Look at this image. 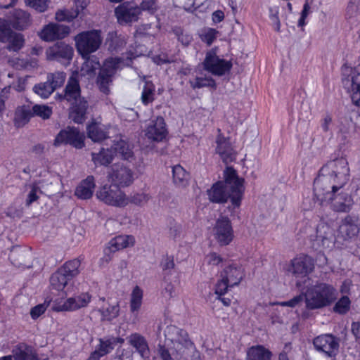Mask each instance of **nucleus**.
I'll list each match as a JSON object with an SVG mask.
<instances>
[{
	"label": "nucleus",
	"instance_id": "obj_16",
	"mask_svg": "<svg viewBox=\"0 0 360 360\" xmlns=\"http://www.w3.org/2000/svg\"><path fill=\"white\" fill-rule=\"evenodd\" d=\"M360 231V219L355 216H347L342 221L338 230V238L349 240L355 238Z\"/></svg>",
	"mask_w": 360,
	"mask_h": 360
},
{
	"label": "nucleus",
	"instance_id": "obj_43",
	"mask_svg": "<svg viewBox=\"0 0 360 360\" xmlns=\"http://www.w3.org/2000/svg\"><path fill=\"white\" fill-rule=\"evenodd\" d=\"M6 42H8V50L12 51H18L23 46L24 39L21 34L15 33L13 32Z\"/></svg>",
	"mask_w": 360,
	"mask_h": 360
},
{
	"label": "nucleus",
	"instance_id": "obj_48",
	"mask_svg": "<svg viewBox=\"0 0 360 360\" xmlns=\"http://www.w3.org/2000/svg\"><path fill=\"white\" fill-rule=\"evenodd\" d=\"M34 116L39 117L44 120L49 119L52 115V108L46 105L36 104L32 107Z\"/></svg>",
	"mask_w": 360,
	"mask_h": 360
},
{
	"label": "nucleus",
	"instance_id": "obj_52",
	"mask_svg": "<svg viewBox=\"0 0 360 360\" xmlns=\"http://www.w3.org/2000/svg\"><path fill=\"white\" fill-rule=\"evenodd\" d=\"M150 196L146 193H136L127 197L129 203H132L138 206H143L148 202Z\"/></svg>",
	"mask_w": 360,
	"mask_h": 360
},
{
	"label": "nucleus",
	"instance_id": "obj_25",
	"mask_svg": "<svg viewBox=\"0 0 360 360\" xmlns=\"http://www.w3.org/2000/svg\"><path fill=\"white\" fill-rule=\"evenodd\" d=\"M130 345L136 349V351L140 354L141 358L147 359L150 356V349L146 338L139 334L132 333L127 338Z\"/></svg>",
	"mask_w": 360,
	"mask_h": 360
},
{
	"label": "nucleus",
	"instance_id": "obj_57",
	"mask_svg": "<svg viewBox=\"0 0 360 360\" xmlns=\"http://www.w3.org/2000/svg\"><path fill=\"white\" fill-rule=\"evenodd\" d=\"M230 283L226 281V280L221 278L215 285V294L218 296H223L229 288H231Z\"/></svg>",
	"mask_w": 360,
	"mask_h": 360
},
{
	"label": "nucleus",
	"instance_id": "obj_61",
	"mask_svg": "<svg viewBox=\"0 0 360 360\" xmlns=\"http://www.w3.org/2000/svg\"><path fill=\"white\" fill-rule=\"evenodd\" d=\"M182 231L181 225L173 221L170 222L169 234L171 238L176 239L179 237Z\"/></svg>",
	"mask_w": 360,
	"mask_h": 360
},
{
	"label": "nucleus",
	"instance_id": "obj_8",
	"mask_svg": "<svg viewBox=\"0 0 360 360\" xmlns=\"http://www.w3.org/2000/svg\"><path fill=\"white\" fill-rule=\"evenodd\" d=\"M312 248L319 252L330 250L334 245V231L327 224L321 222L318 224L316 236H311Z\"/></svg>",
	"mask_w": 360,
	"mask_h": 360
},
{
	"label": "nucleus",
	"instance_id": "obj_27",
	"mask_svg": "<svg viewBox=\"0 0 360 360\" xmlns=\"http://www.w3.org/2000/svg\"><path fill=\"white\" fill-rule=\"evenodd\" d=\"M96 187L94 177L88 176L83 180L75 190V195L82 200L91 198Z\"/></svg>",
	"mask_w": 360,
	"mask_h": 360
},
{
	"label": "nucleus",
	"instance_id": "obj_59",
	"mask_svg": "<svg viewBox=\"0 0 360 360\" xmlns=\"http://www.w3.org/2000/svg\"><path fill=\"white\" fill-rule=\"evenodd\" d=\"M179 360H201L200 354L198 351H197L195 347H192L187 350L184 354H181L179 356Z\"/></svg>",
	"mask_w": 360,
	"mask_h": 360
},
{
	"label": "nucleus",
	"instance_id": "obj_23",
	"mask_svg": "<svg viewBox=\"0 0 360 360\" xmlns=\"http://www.w3.org/2000/svg\"><path fill=\"white\" fill-rule=\"evenodd\" d=\"M91 300V295L84 292L68 298L62 305L56 307L57 311H75L85 307Z\"/></svg>",
	"mask_w": 360,
	"mask_h": 360
},
{
	"label": "nucleus",
	"instance_id": "obj_9",
	"mask_svg": "<svg viewBox=\"0 0 360 360\" xmlns=\"http://www.w3.org/2000/svg\"><path fill=\"white\" fill-rule=\"evenodd\" d=\"M232 63L220 58L214 49L206 53L205 58L202 62L205 70L215 76H223L229 72L232 68Z\"/></svg>",
	"mask_w": 360,
	"mask_h": 360
},
{
	"label": "nucleus",
	"instance_id": "obj_41",
	"mask_svg": "<svg viewBox=\"0 0 360 360\" xmlns=\"http://www.w3.org/2000/svg\"><path fill=\"white\" fill-rule=\"evenodd\" d=\"M33 91L42 98H47L54 91L51 84L48 82H40L33 86Z\"/></svg>",
	"mask_w": 360,
	"mask_h": 360
},
{
	"label": "nucleus",
	"instance_id": "obj_37",
	"mask_svg": "<svg viewBox=\"0 0 360 360\" xmlns=\"http://www.w3.org/2000/svg\"><path fill=\"white\" fill-rule=\"evenodd\" d=\"M173 181L178 186H185L188 181L189 175L186 171L179 165L172 168Z\"/></svg>",
	"mask_w": 360,
	"mask_h": 360
},
{
	"label": "nucleus",
	"instance_id": "obj_11",
	"mask_svg": "<svg viewBox=\"0 0 360 360\" xmlns=\"http://www.w3.org/2000/svg\"><path fill=\"white\" fill-rule=\"evenodd\" d=\"M213 236L220 246L229 245L234 238L231 220L226 216H220L213 227Z\"/></svg>",
	"mask_w": 360,
	"mask_h": 360
},
{
	"label": "nucleus",
	"instance_id": "obj_30",
	"mask_svg": "<svg viewBox=\"0 0 360 360\" xmlns=\"http://www.w3.org/2000/svg\"><path fill=\"white\" fill-rule=\"evenodd\" d=\"M12 353L15 360H39L33 348L25 343L14 347Z\"/></svg>",
	"mask_w": 360,
	"mask_h": 360
},
{
	"label": "nucleus",
	"instance_id": "obj_56",
	"mask_svg": "<svg viewBox=\"0 0 360 360\" xmlns=\"http://www.w3.org/2000/svg\"><path fill=\"white\" fill-rule=\"evenodd\" d=\"M139 7L140 8V14H141L142 11H147L150 13H154L158 8L155 0L143 1Z\"/></svg>",
	"mask_w": 360,
	"mask_h": 360
},
{
	"label": "nucleus",
	"instance_id": "obj_34",
	"mask_svg": "<svg viewBox=\"0 0 360 360\" xmlns=\"http://www.w3.org/2000/svg\"><path fill=\"white\" fill-rule=\"evenodd\" d=\"M92 160L96 165L107 166L115 157L112 148H101L98 153H91Z\"/></svg>",
	"mask_w": 360,
	"mask_h": 360
},
{
	"label": "nucleus",
	"instance_id": "obj_1",
	"mask_svg": "<svg viewBox=\"0 0 360 360\" xmlns=\"http://www.w3.org/2000/svg\"><path fill=\"white\" fill-rule=\"evenodd\" d=\"M349 178L348 162L345 158L328 161L319 169L314 181V196L321 204L330 202L333 210L349 212L353 200L347 193H338L347 184Z\"/></svg>",
	"mask_w": 360,
	"mask_h": 360
},
{
	"label": "nucleus",
	"instance_id": "obj_15",
	"mask_svg": "<svg viewBox=\"0 0 360 360\" xmlns=\"http://www.w3.org/2000/svg\"><path fill=\"white\" fill-rule=\"evenodd\" d=\"M115 15L120 24H127L138 21L140 8L133 1H125L115 9Z\"/></svg>",
	"mask_w": 360,
	"mask_h": 360
},
{
	"label": "nucleus",
	"instance_id": "obj_63",
	"mask_svg": "<svg viewBox=\"0 0 360 360\" xmlns=\"http://www.w3.org/2000/svg\"><path fill=\"white\" fill-rule=\"evenodd\" d=\"M304 295H299L295 297H294L292 299L278 303L279 305L283 307H295V306L298 305L300 303H301L303 301Z\"/></svg>",
	"mask_w": 360,
	"mask_h": 360
},
{
	"label": "nucleus",
	"instance_id": "obj_44",
	"mask_svg": "<svg viewBox=\"0 0 360 360\" xmlns=\"http://www.w3.org/2000/svg\"><path fill=\"white\" fill-rule=\"evenodd\" d=\"M191 86L193 89H200L202 87L216 88V82L212 77H197L195 80L189 82Z\"/></svg>",
	"mask_w": 360,
	"mask_h": 360
},
{
	"label": "nucleus",
	"instance_id": "obj_35",
	"mask_svg": "<svg viewBox=\"0 0 360 360\" xmlns=\"http://www.w3.org/2000/svg\"><path fill=\"white\" fill-rule=\"evenodd\" d=\"M33 117L32 108L23 105L17 108L15 113V124L18 127L24 126Z\"/></svg>",
	"mask_w": 360,
	"mask_h": 360
},
{
	"label": "nucleus",
	"instance_id": "obj_13",
	"mask_svg": "<svg viewBox=\"0 0 360 360\" xmlns=\"http://www.w3.org/2000/svg\"><path fill=\"white\" fill-rule=\"evenodd\" d=\"M84 134L74 127H68L60 132L54 139L53 145L59 146L60 145L69 144L76 148H82L84 146Z\"/></svg>",
	"mask_w": 360,
	"mask_h": 360
},
{
	"label": "nucleus",
	"instance_id": "obj_12",
	"mask_svg": "<svg viewBox=\"0 0 360 360\" xmlns=\"http://www.w3.org/2000/svg\"><path fill=\"white\" fill-rule=\"evenodd\" d=\"M108 179L119 187H127L134 181V172L127 166L115 164L108 172Z\"/></svg>",
	"mask_w": 360,
	"mask_h": 360
},
{
	"label": "nucleus",
	"instance_id": "obj_45",
	"mask_svg": "<svg viewBox=\"0 0 360 360\" xmlns=\"http://www.w3.org/2000/svg\"><path fill=\"white\" fill-rule=\"evenodd\" d=\"M65 73L63 72H56L51 73L47 75V81L51 84L53 90L55 91L57 88L60 87L65 82Z\"/></svg>",
	"mask_w": 360,
	"mask_h": 360
},
{
	"label": "nucleus",
	"instance_id": "obj_18",
	"mask_svg": "<svg viewBox=\"0 0 360 360\" xmlns=\"http://www.w3.org/2000/svg\"><path fill=\"white\" fill-rule=\"evenodd\" d=\"M314 269V261L308 255H300L291 261L290 271L296 276H306Z\"/></svg>",
	"mask_w": 360,
	"mask_h": 360
},
{
	"label": "nucleus",
	"instance_id": "obj_21",
	"mask_svg": "<svg viewBox=\"0 0 360 360\" xmlns=\"http://www.w3.org/2000/svg\"><path fill=\"white\" fill-rule=\"evenodd\" d=\"M7 20L14 29L22 30L32 23L31 15L22 9H14L7 15Z\"/></svg>",
	"mask_w": 360,
	"mask_h": 360
},
{
	"label": "nucleus",
	"instance_id": "obj_36",
	"mask_svg": "<svg viewBox=\"0 0 360 360\" xmlns=\"http://www.w3.org/2000/svg\"><path fill=\"white\" fill-rule=\"evenodd\" d=\"M70 280L65 274L58 269L51 276L50 283L53 288L60 291L64 289Z\"/></svg>",
	"mask_w": 360,
	"mask_h": 360
},
{
	"label": "nucleus",
	"instance_id": "obj_39",
	"mask_svg": "<svg viewBox=\"0 0 360 360\" xmlns=\"http://www.w3.org/2000/svg\"><path fill=\"white\" fill-rule=\"evenodd\" d=\"M81 262L78 259H74L66 262L59 269L68 276L71 280L79 274V267L80 266Z\"/></svg>",
	"mask_w": 360,
	"mask_h": 360
},
{
	"label": "nucleus",
	"instance_id": "obj_14",
	"mask_svg": "<svg viewBox=\"0 0 360 360\" xmlns=\"http://www.w3.org/2000/svg\"><path fill=\"white\" fill-rule=\"evenodd\" d=\"M313 345L316 351L334 357L339 351L340 339L330 333L322 334L314 338Z\"/></svg>",
	"mask_w": 360,
	"mask_h": 360
},
{
	"label": "nucleus",
	"instance_id": "obj_42",
	"mask_svg": "<svg viewBox=\"0 0 360 360\" xmlns=\"http://www.w3.org/2000/svg\"><path fill=\"white\" fill-rule=\"evenodd\" d=\"M143 291L139 287L136 286L131 295L130 308L132 312L138 311L142 303Z\"/></svg>",
	"mask_w": 360,
	"mask_h": 360
},
{
	"label": "nucleus",
	"instance_id": "obj_26",
	"mask_svg": "<svg viewBox=\"0 0 360 360\" xmlns=\"http://www.w3.org/2000/svg\"><path fill=\"white\" fill-rule=\"evenodd\" d=\"M72 107L70 112V118L76 123H82L86 119L88 108L87 101L84 98H78L72 101Z\"/></svg>",
	"mask_w": 360,
	"mask_h": 360
},
{
	"label": "nucleus",
	"instance_id": "obj_38",
	"mask_svg": "<svg viewBox=\"0 0 360 360\" xmlns=\"http://www.w3.org/2000/svg\"><path fill=\"white\" fill-rule=\"evenodd\" d=\"M155 86L151 82H146L143 86L141 100L144 105L153 103L155 100Z\"/></svg>",
	"mask_w": 360,
	"mask_h": 360
},
{
	"label": "nucleus",
	"instance_id": "obj_3",
	"mask_svg": "<svg viewBox=\"0 0 360 360\" xmlns=\"http://www.w3.org/2000/svg\"><path fill=\"white\" fill-rule=\"evenodd\" d=\"M304 297L306 307L314 310L332 304L336 299V290L332 285L321 283L309 288Z\"/></svg>",
	"mask_w": 360,
	"mask_h": 360
},
{
	"label": "nucleus",
	"instance_id": "obj_2",
	"mask_svg": "<svg viewBox=\"0 0 360 360\" xmlns=\"http://www.w3.org/2000/svg\"><path fill=\"white\" fill-rule=\"evenodd\" d=\"M224 181H217L207 191L208 199L213 203L223 204L231 200V205L227 207L231 216L238 214L237 210L241 205L244 193L243 179L238 176L235 169L228 167L224 172Z\"/></svg>",
	"mask_w": 360,
	"mask_h": 360
},
{
	"label": "nucleus",
	"instance_id": "obj_50",
	"mask_svg": "<svg viewBox=\"0 0 360 360\" xmlns=\"http://www.w3.org/2000/svg\"><path fill=\"white\" fill-rule=\"evenodd\" d=\"M172 32L184 46H188L193 40L192 35L184 32L181 27L175 26L172 27Z\"/></svg>",
	"mask_w": 360,
	"mask_h": 360
},
{
	"label": "nucleus",
	"instance_id": "obj_24",
	"mask_svg": "<svg viewBox=\"0 0 360 360\" xmlns=\"http://www.w3.org/2000/svg\"><path fill=\"white\" fill-rule=\"evenodd\" d=\"M244 276L243 268L234 264L226 266L220 274V277L230 283L231 287L238 285Z\"/></svg>",
	"mask_w": 360,
	"mask_h": 360
},
{
	"label": "nucleus",
	"instance_id": "obj_62",
	"mask_svg": "<svg viewBox=\"0 0 360 360\" xmlns=\"http://www.w3.org/2000/svg\"><path fill=\"white\" fill-rule=\"evenodd\" d=\"M46 309V306L44 304H39L32 307L30 310V316L32 319H37L45 312Z\"/></svg>",
	"mask_w": 360,
	"mask_h": 360
},
{
	"label": "nucleus",
	"instance_id": "obj_19",
	"mask_svg": "<svg viewBox=\"0 0 360 360\" xmlns=\"http://www.w3.org/2000/svg\"><path fill=\"white\" fill-rule=\"evenodd\" d=\"M166 123L162 117H158L152 120L146 130L148 139L155 141H162L167 135Z\"/></svg>",
	"mask_w": 360,
	"mask_h": 360
},
{
	"label": "nucleus",
	"instance_id": "obj_33",
	"mask_svg": "<svg viewBox=\"0 0 360 360\" xmlns=\"http://www.w3.org/2000/svg\"><path fill=\"white\" fill-rule=\"evenodd\" d=\"M80 97V86L78 79L71 76L65 89L64 98L72 102Z\"/></svg>",
	"mask_w": 360,
	"mask_h": 360
},
{
	"label": "nucleus",
	"instance_id": "obj_28",
	"mask_svg": "<svg viewBox=\"0 0 360 360\" xmlns=\"http://www.w3.org/2000/svg\"><path fill=\"white\" fill-rule=\"evenodd\" d=\"M87 135L94 142L101 141L108 137V130L106 127L96 121H92L87 126Z\"/></svg>",
	"mask_w": 360,
	"mask_h": 360
},
{
	"label": "nucleus",
	"instance_id": "obj_51",
	"mask_svg": "<svg viewBox=\"0 0 360 360\" xmlns=\"http://www.w3.org/2000/svg\"><path fill=\"white\" fill-rule=\"evenodd\" d=\"M351 301L349 298L342 296L334 305L333 311L339 314H345L350 309Z\"/></svg>",
	"mask_w": 360,
	"mask_h": 360
},
{
	"label": "nucleus",
	"instance_id": "obj_20",
	"mask_svg": "<svg viewBox=\"0 0 360 360\" xmlns=\"http://www.w3.org/2000/svg\"><path fill=\"white\" fill-rule=\"evenodd\" d=\"M69 32L70 28L68 26L58 23H50L41 30L40 37L44 41H51L65 38L69 34Z\"/></svg>",
	"mask_w": 360,
	"mask_h": 360
},
{
	"label": "nucleus",
	"instance_id": "obj_31",
	"mask_svg": "<svg viewBox=\"0 0 360 360\" xmlns=\"http://www.w3.org/2000/svg\"><path fill=\"white\" fill-rule=\"evenodd\" d=\"M135 242L134 236L129 235H120L112 238L108 243V248L111 252L133 246Z\"/></svg>",
	"mask_w": 360,
	"mask_h": 360
},
{
	"label": "nucleus",
	"instance_id": "obj_58",
	"mask_svg": "<svg viewBox=\"0 0 360 360\" xmlns=\"http://www.w3.org/2000/svg\"><path fill=\"white\" fill-rule=\"evenodd\" d=\"M205 262L210 266H219L224 262V259L216 252H210L205 257Z\"/></svg>",
	"mask_w": 360,
	"mask_h": 360
},
{
	"label": "nucleus",
	"instance_id": "obj_46",
	"mask_svg": "<svg viewBox=\"0 0 360 360\" xmlns=\"http://www.w3.org/2000/svg\"><path fill=\"white\" fill-rule=\"evenodd\" d=\"M79 15V11L75 9H61L56 13V19L58 21L71 22Z\"/></svg>",
	"mask_w": 360,
	"mask_h": 360
},
{
	"label": "nucleus",
	"instance_id": "obj_22",
	"mask_svg": "<svg viewBox=\"0 0 360 360\" xmlns=\"http://www.w3.org/2000/svg\"><path fill=\"white\" fill-rule=\"evenodd\" d=\"M216 143V153L224 163H230L236 159V153L229 139L219 134L217 137Z\"/></svg>",
	"mask_w": 360,
	"mask_h": 360
},
{
	"label": "nucleus",
	"instance_id": "obj_60",
	"mask_svg": "<svg viewBox=\"0 0 360 360\" xmlns=\"http://www.w3.org/2000/svg\"><path fill=\"white\" fill-rule=\"evenodd\" d=\"M207 0H185L184 7L188 11H193L200 7Z\"/></svg>",
	"mask_w": 360,
	"mask_h": 360
},
{
	"label": "nucleus",
	"instance_id": "obj_10",
	"mask_svg": "<svg viewBox=\"0 0 360 360\" xmlns=\"http://www.w3.org/2000/svg\"><path fill=\"white\" fill-rule=\"evenodd\" d=\"M165 335L168 340L174 343L180 356L194 347L193 343L188 338L187 332L175 326H168L165 330Z\"/></svg>",
	"mask_w": 360,
	"mask_h": 360
},
{
	"label": "nucleus",
	"instance_id": "obj_64",
	"mask_svg": "<svg viewBox=\"0 0 360 360\" xmlns=\"http://www.w3.org/2000/svg\"><path fill=\"white\" fill-rule=\"evenodd\" d=\"M269 12H270L269 18L271 21L273 27L274 28V30L276 31L279 32L280 28H281V22H280V20L278 16V11H274L272 8H270Z\"/></svg>",
	"mask_w": 360,
	"mask_h": 360
},
{
	"label": "nucleus",
	"instance_id": "obj_29",
	"mask_svg": "<svg viewBox=\"0 0 360 360\" xmlns=\"http://www.w3.org/2000/svg\"><path fill=\"white\" fill-rule=\"evenodd\" d=\"M111 148L114 155L119 154L124 160H129L133 156L131 145L121 136L113 141Z\"/></svg>",
	"mask_w": 360,
	"mask_h": 360
},
{
	"label": "nucleus",
	"instance_id": "obj_53",
	"mask_svg": "<svg viewBox=\"0 0 360 360\" xmlns=\"http://www.w3.org/2000/svg\"><path fill=\"white\" fill-rule=\"evenodd\" d=\"M7 20L0 19V41L6 42L13 32Z\"/></svg>",
	"mask_w": 360,
	"mask_h": 360
},
{
	"label": "nucleus",
	"instance_id": "obj_6",
	"mask_svg": "<svg viewBox=\"0 0 360 360\" xmlns=\"http://www.w3.org/2000/svg\"><path fill=\"white\" fill-rule=\"evenodd\" d=\"M342 82L354 104L360 107V65L342 70Z\"/></svg>",
	"mask_w": 360,
	"mask_h": 360
},
{
	"label": "nucleus",
	"instance_id": "obj_54",
	"mask_svg": "<svg viewBox=\"0 0 360 360\" xmlns=\"http://www.w3.org/2000/svg\"><path fill=\"white\" fill-rule=\"evenodd\" d=\"M360 14V0H350L347 7L346 15L349 19L356 18Z\"/></svg>",
	"mask_w": 360,
	"mask_h": 360
},
{
	"label": "nucleus",
	"instance_id": "obj_17",
	"mask_svg": "<svg viewBox=\"0 0 360 360\" xmlns=\"http://www.w3.org/2000/svg\"><path fill=\"white\" fill-rule=\"evenodd\" d=\"M73 55V49L63 41H58L46 51V58L49 60H70Z\"/></svg>",
	"mask_w": 360,
	"mask_h": 360
},
{
	"label": "nucleus",
	"instance_id": "obj_55",
	"mask_svg": "<svg viewBox=\"0 0 360 360\" xmlns=\"http://www.w3.org/2000/svg\"><path fill=\"white\" fill-rule=\"evenodd\" d=\"M219 32L215 29L207 28L202 31L200 34L201 40L205 42L208 46H210L214 41L217 39Z\"/></svg>",
	"mask_w": 360,
	"mask_h": 360
},
{
	"label": "nucleus",
	"instance_id": "obj_5",
	"mask_svg": "<svg viewBox=\"0 0 360 360\" xmlns=\"http://www.w3.org/2000/svg\"><path fill=\"white\" fill-rule=\"evenodd\" d=\"M75 40L77 50L83 58L96 51L102 43L101 32L97 30L82 32L75 37Z\"/></svg>",
	"mask_w": 360,
	"mask_h": 360
},
{
	"label": "nucleus",
	"instance_id": "obj_32",
	"mask_svg": "<svg viewBox=\"0 0 360 360\" xmlns=\"http://www.w3.org/2000/svg\"><path fill=\"white\" fill-rule=\"evenodd\" d=\"M272 353L262 345L252 346L247 351L246 360H271Z\"/></svg>",
	"mask_w": 360,
	"mask_h": 360
},
{
	"label": "nucleus",
	"instance_id": "obj_7",
	"mask_svg": "<svg viewBox=\"0 0 360 360\" xmlns=\"http://www.w3.org/2000/svg\"><path fill=\"white\" fill-rule=\"evenodd\" d=\"M97 198L108 205L123 207L129 204L127 196L114 184L104 185L96 192Z\"/></svg>",
	"mask_w": 360,
	"mask_h": 360
},
{
	"label": "nucleus",
	"instance_id": "obj_47",
	"mask_svg": "<svg viewBox=\"0 0 360 360\" xmlns=\"http://www.w3.org/2000/svg\"><path fill=\"white\" fill-rule=\"evenodd\" d=\"M115 348V341L110 337L100 338L99 345L96 347L101 355H106L110 353Z\"/></svg>",
	"mask_w": 360,
	"mask_h": 360
},
{
	"label": "nucleus",
	"instance_id": "obj_40",
	"mask_svg": "<svg viewBox=\"0 0 360 360\" xmlns=\"http://www.w3.org/2000/svg\"><path fill=\"white\" fill-rule=\"evenodd\" d=\"M98 311L101 314V321H111L118 316L120 307L118 304H108L107 306L101 307Z\"/></svg>",
	"mask_w": 360,
	"mask_h": 360
},
{
	"label": "nucleus",
	"instance_id": "obj_4",
	"mask_svg": "<svg viewBox=\"0 0 360 360\" xmlns=\"http://www.w3.org/2000/svg\"><path fill=\"white\" fill-rule=\"evenodd\" d=\"M120 63V59L112 58L106 59L102 66L98 61L95 62L96 67H94V69H100L96 84L100 91L105 94H108L110 92V86L112 83L114 75L119 69Z\"/></svg>",
	"mask_w": 360,
	"mask_h": 360
},
{
	"label": "nucleus",
	"instance_id": "obj_49",
	"mask_svg": "<svg viewBox=\"0 0 360 360\" xmlns=\"http://www.w3.org/2000/svg\"><path fill=\"white\" fill-rule=\"evenodd\" d=\"M27 6L34 9L38 13H44L49 8L50 0H24Z\"/></svg>",
	"mask_w": 360,
	"mask_h": 360
}]
</instances>
